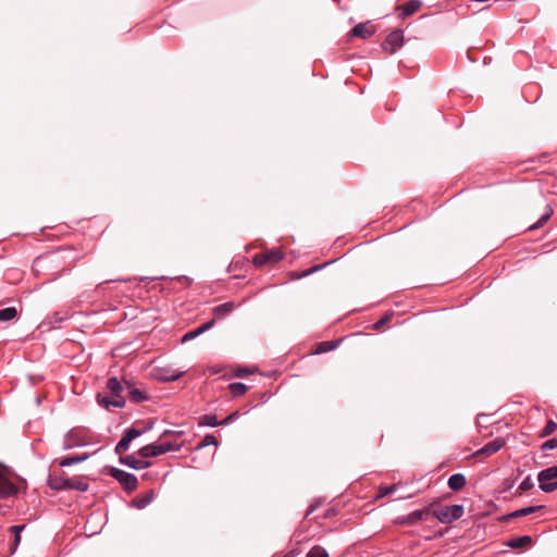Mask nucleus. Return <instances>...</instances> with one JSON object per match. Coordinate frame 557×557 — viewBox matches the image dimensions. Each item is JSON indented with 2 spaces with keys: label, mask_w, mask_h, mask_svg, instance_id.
Returning a JSON list of instances; mask_svg holds the SVG:
<instances>
[{
  "label": "nucleus",
  "mask_w": 557,
  "mask_h": 557,
  "mask_svg": "<svg viewBox=\"0 0 557 557\" xmlns=\"http://www.w3.org/2000/svg\"><path fill=\"white\" fill-rule=\"evenodd\" d=\"M236 417H237V412H233L230 416H227L223 421H221V423L227 424V423L234 421Z\"/></svg>",
  "instance_id": "obj_40"
},
{
  "label": "nucleus",
  "mask_w": 557,
  "mask_h": 557,
  "mask_svg": "<svg viewBox=\"0 0 557 557\" xmlns=\"http://www.w3.org/2000/svg\"><path fill=\"white\" fill-rule=\"evenodd\" d=\"M202 424L205 425H208V426H218V425H222L221 421H219L216 419V416L214 414H207L202 418Z\"/></svg>",
  "instance_id": "obj_31"
},
{
  "label": "nucleus",
  "mask_w": 557,
  "mask_h": 557,
  "mask_svg": "<svg viewBox=\"0 0 557 557\" xmlns=\"http://www.w3.org/2000/svg\"><path fill=\"white\" fill-rule=\"evenodd\" d=\"M463 515V506L462 505H449L442 507L440 509H436L433 511V516L441 522V523H451L458 519H460Z\"/></svg>",
  "instance_id": "obj_2"
},
{
  "label": "nucleus",
  "mask_w": 557,
  "mask_h": 557,
  "mask_svg": "<svg viewBox=\"0 0 557 557\" xmlns=\"http://www.w3.org/2000/svg\"><path fill=\"white\" fill-rule=\"evenodd\" d=\"M542 450H550L557 448V438H550L542 445Z\"/></svg>",
  "instance_id": "obj_37"
},
{
  "label": "nucleus",
  "mask_w": 557,
  "mask_h": 557,
  "mask_svg": "<svg viewBox=\"0 0 557 557\" xmlns=\"http://www.w3.org/2000/svg\"><path fill=\"white\" fill-rule=\"evenodd\" d=\"M404 34L400 29L393 30L383 42L382 47L389 53H395L403 46Z\"/></svg>",
  "instance_id": "obj_8"
},
{
  "label": "nucleus",
  "mask_w": 557,
  "mask_h": 557,
  "mask_svg": "<svg viewBox=\"0 0 557 557\" xmlns=\"http://www.w3.org/2000/svg\"><path fill=\"white\" fill-rule=\"evenodd\" d=\"M214 323V320L208 322V323H205L202 324L201 326H199L198 329L194 330V331H190V332H187L185 335H183V337L181 338V343H185L186 341H189L191 338H195L197 337L199 334L203 333L205 331L209 330Z\"/></svg>",
  "instance_id": "obj_19"
},
{
  "label": "nucleus",
  "mask_w": 557,
  "mask_h": 557,
  "mask_svg": "<svg viewBox=\"0 0 557 557\" xmlns=\"http://www.w3.org/2000/svg\"><path fill=\"white\" fill-rule=\"evenodd\" d=\"M230 389L233 396H242L247 392V386L243 383H232L230 384Z\"/></svg>",
  "instance_id": "obj_28"
},
{
  "label": "nucleus",
  "mask_w": 557,
  "mask_h": 557,
  "mask_svg": "<svg viewBox=\"0 0 557 557\" xmlns=\"http://www.w3.org/2000/svg\"><path fill=\"white\" fill-rule=\"evenodd\" d=\"M111 475L119 481L126 491H134L137 487V478L124 470L112 468Z\"/></svg>",
  "instance_id": "obj_6"
},
{
  "label": "nucleus",
  "mask_w": 557,
  "mask_h": 557,
  "mask_svg": "<svg viewBox=\"0 0 557 557\" xmlns=\"http://www.w3.org/2000/svg\"><path fill=\"white\" fill-rule=\"evenodd\" d=\"M233 309H234V302L228 301V302L222 304L220 306H216L213 309V314L215 318L221 319V318L227 315L228 313H231L233 311Z\"/></svg>",
  "instance_id": "obj_20"
},
{
  "label": "nucleus",
  "mask_w": 557,
  "mask_h": 557,
  "mask_svg": "<svg viewBox=\"0 0 557 557\" xmlns=\"http://www.w3.org/2000/svg\"><path fill=\"white\" fill-rule=\"evenodd\" d=\"M393 317H394L393 311L385 312L384 315L373 324V329L376 331L382 330L384 327V325L387 324L393 319Z\"/></svg>",
  "instance_id": "obj_26"
},
{
  "label": "nucleus",
  "mask_w": 557,
  "mask_h": 557,
  "mask_svg": "<svg viewBox=\"0 0 557 557\" xmlns=\"http://www.w3.org/2000/svg\"><path fill=\"white\" fill-rule=\"evenodd\" d=\"M208 372H210L212 374H218L221 372V369L216 368V367H210V368H208Z\"/></svg>",
  "instance_id": "obj_43"
},
{
  "label": "nucleus",
  "mask_w": 557,
  "mask_h": 557,
  "mask_svg": "<svg viewBox=\"0 0 557 557\" xmlns=\"http://www.w3.org/2000/svg\"><path fill=\"white\" fill-rule=\"evenodd\" d=\"M209 445H218V441L214 435L208 434L203 437L202 442L198 445V448H202Z\"/></svg>",
  "instance_id": "obj_34"
},
{
  "label": "nucleus",
  "mask_w": 557,
  "mask_h": 557,
  "mask_svg": "<svg viewBox=\"0 0 557 557\" xmlns=\"http://www.w3.org/2000/svg\"><path fill=\"white\" fill-rule=\"evenodd\" d=\"M466 478L461 473H456L449 476L448 486L453 491H459L466 485Z\"/></svg>",
  "instance_id": "obj_18"
},
{
  "label": "nucleus",
  "mask_w": 557,
  "mask_h": 557,
  "mask_svg": "<svg viewBox=\"0 0 557 557\" xmlns=\"http://www.w3.org/2000/svg\"><path fill=\"white\" fill-rule=\"evenodd\" d=\"M421 5L422 3L420 0H410L405 4L397 5L396 10L400 11V17L405 18L418 12Z\"/></svg>",
  "instance_id": "obj_12"
},
{
  "label": "nucleus",
  "mask_w": 557,
  "mask_h": 557,
  "mask_svg": "<svg viewBox=\"0 0 557 557\" xmlns=\"http://www.w3.org/2000/svg\"><path fill=\"white\" fill-rule=\"evenodd\" d=\"M534 486V483H533V480L532 478L529 475L527 476L519 485V490L524 492V491H529L531 490L532 487Z\"/></svg>",
  "instance_id": "obj_35"
},
{
  "label": "nucleus",
  "mask_w": 557,
  "mask_h": 557,
  "mask_svg": "<svg viewBox=\"0 0 557 557\" xmlns=\"http://www.w3.org/2000/svg\"><path fill=\"white\" fill-rule=\"evenodd\" d=\"M152 497H153V492H150L149 495L141 496V508L145 507L146 505H148L152 500Z\"/></svg>",
  "instance_id": "obj_39"
},
{
  "label": "nucleus",
  "mask_w": 557,
  "mask_h": 557,
  "mask_svg": "<svg viewBox=\"0 0 557 557\" xmlns=\"http://www.w3.org/2000/svg\"><path fill=\"white\" fill-rule=\"evenodd\" d=\"M120 461L133 469H139V459H137L135 456L123 457L120 455Z\"/></svg>",
  "instance_id": "obj_27"
},
{
  "label": "nucleus",
  "mask_w": 557,
  "mask_h": 557,
  "mask_svg": "<svg viewBox=\"0 0 557 557\" xmlns=\"http://www.w3.org/2000/svg\"><path fill=\"white\" fill-rule=\"evenodd\" d=\"M60 485H63V481L61 483L57 482V484H52L51 487L54 488V486H60Z\"/></svg>",
  "instance_id": "obj_47"
},
{
  "label": "nucleus",
  "mask_w": 557,
  "mask_h": 557,
  "mask_svg": "<svg viewBox=\"0 0 557 557\" xmlns=\"http://www.w3.org/2000/svg\"><path fill=\"white\" fill-rule=\"evenodd\" d=\"M132 397L135 399V400H138L139 399V389L135 388L132 391Z\"/></svg>",
  "instance_id": "obj_44"
},
{
  "label": "nucleus",
  "mask_w": 557,
  "mask_h": 557,
  "mask_svg": "<svg viewBox=\"0 0 557 557\" xmlns=\"http://www.w3.org/2000/svg\"><path fill=\"white\" fill-rule=\"evenodd\" d=\"M132 505H133V506H135V507H137V508H139V500H138L137 498H134V499L132 500Z\"/></svg>",
  "instance_id": "obj_46"
},
{
  "label": "nucleus",
  "mask_w": 557,
  "mask_h": 557,
  "mask_svg": "<svg viewBox=\"0 0 557 557\" xmlns=\"http://www.w3.org/2000/svg\"><path fill=\"white\" fill-rule=\"evenodd\" d=\"M540 488L545 493H550L557 488V466L542 470L537 475Z\"/></svg>",
  "instance_id": "obj_4"
},
{
  "label": "nucleus",
  "mask_w": 557,
  "mask_h": 557,
  "mask_svg": "<svg viewBox=\"0 0 557 557\" xmlns=\"http://www.w3.org/2000/svg\"><path fill=\"white\" fill-rule=\"evenodd\" d=\"M107 388L111 392L114 397L121 398L120 393L123 391V387L120 381L116 377H110L107 382Z\"/></svg>",
  "instance_id": "obj_21"
},
{
  "label": "nucleus",
  "mask_w": 557,
  "mask_h": 557,
  "mask_svg": "<svg viewBox=\"0 0 557 557\" xmlns=\"http://www.w3.org/2000/svg\"><path fill=\"white\" fill-rule=\"evenodd\" d=\"M152 428V422H149L147 425H143L141 424V429H140V432L144 433L145 431L149 430Z\"/></svg>",
  "instance_id": "obj_45"
},
{
  "label": "nucleus",
  "mask_w": 557,
  "mask_h": 557,
  "mask_svg": "<svg viewBox=\"0 0 557 557\" xmlns=\"http://www.w3.org/2000/svg\"><path fill=\"white\" fill-rule=\"evenodd\" d=\"M17 311L14 307H8L4 309H0V321L8 322L16 318Z\"/></svg>",
  "instance_id": "obj_23"
},
{
  "label": "nucleus",
  "mask_w": 557,
  "mask_h": 557,
  "mask_svg": "<svg viewBox=\"0 0 557 557\" xmlns=\"http://www.w3.org/2000/svg\"><path fill=\"white\" fill-rule=\"evenodd\" d=\"M375 33V26L370 22L357 24L349 33L351 37H359L362 39L370 38Z\"/></svg>",
  "instance_id": "obj_10"
},
{
  "label": "nucleus",
  "mask_w": 557,
  "mask_h": 557,
  "mask_svg": "<svg viewBox=\"0 0 557 557\" xmlns=\"http://www.w3.org/2000/svg\"><path fill=\"white\" fill-rule=\"evenodd\" d=\"M9 470L0 467V498L14 496L18 492V487L9 479Z\"/></svg>",
  "instance_id": "obj_5"
},
{
  "label": "nucleus",
  "mask_w": 557,
  "mask_h": 557,
  "mask_svg": "<svg viewBox=\"0 0 557 557\" xmlns=\"http://www.w3.org/2000/svg\"><path fill=\"white\" fill-rule=\"evenodd\" d=\"M177 447H173L170 443H158V444H150L141 447L140 454H141V469L147 468L150 466L148 461H145L144 459L147 457H153L162 455L170 450H176Z\"/></svg>",
  "instance_id": "obj_3"
},
{
  "label": "nucleus",
  "mask_w": 557,
  "mask_h": 557,
  "mask_svg": "<svg viewBox=\"0 0 557 557\" xmlns=\"http://www.w3.org/2000/svg\"><path fill=\"white\" fill-rule=\"evenodd\" d=\"M25 525H14L12 527V532L14 534H21V532L24 530Z\"/></svg>",
  "instance_id": "obj_41"
},
{
  "label": "nucleus",
  "mask_w": 557,
  "mask_h": 557,
  "mask_svg": "<svg viewBox=\"0 0 557 557\" xmlns=\"http://www.w3.org/2000/svg\"><path fill=\"white\" fill-rule=\"evenodd\" d=\"M139 436V431L135 428L127 429L122 438L119 441V443L115 446V453L119 455H123L129 447L131 442Z\"/></svg>",
  "instance_id": "obj_9"
},
{
  "label": "nucleus",
  "mask_w": 557,
  "mask_h": 557,
  "mask_svg": "<svg viewBox=\"0 0 557 557\" xmlns=\"http://www.w3.org/2000/svg\"><path fill=\"white\" fill-rule=\"evenodd\" d=\"M541 508H542V506H530V507L521 508V509H518V510L511 512L508 517L509 518L524 517V516H528L530 513L537 511Z\"/></svg>",
  "instance_id": "obj_24"
},
{
  "label": "nucleus",
  "mask_w": 557,
  "mask_h": 557,
  "mask_svg": "<svg viewBox=\"0 0 557 557\" xmlns=\"http://www.w3.org/2000/svg\"><path fill=\"white\" fill-rule=\"evenodd\" d=\"M426 513H429V509L428 508L420 509V510H414V511L410 512L409 515H407L406 517H403L401 518V523L414 524L418 521L423 520V518H424V516Z\"/></svg>",
  "instance_id": "obj_17"
},
{
  "label": "nucleus",
  "mask_w": 557,
  "mask_h": 557,
  "mask_svg": "<svg viewBox=\"0 0 557 557\" xmlns=\"http://www.w3.org/2000/svg\"><path fill=\"white\" fill-rule=\"evenodd\" d=\"M532 542V539L530 536H521L517 539H512L508 542V546L510 547H523L527 545H530Z\"/></svg>",
  "instance_id": "obj_25"
},
{
  "label": "nucleus",
  "mask_w": 557,
  "mask_h": 557,
  "mask_svg": "<svg viewBox=\"0 0 557 557\" xmlns=\"http://www.w3.org/2000/svg\"><path fill=\"white\" fill-rule=\"evenodd\" d=\"M257 372V368L252 367V368H247V367H239L236 369L235 371V375L237 377H244V376H247L249 374H252Z\"/></svg>",
  "instance_id": "obj_33"
},
{
  "label": "nucleus",
  "mask_w": 557,
  "mask_h": 557,
  "mask_svg": "<svg viewBox=\"0 0 557 557\" xmlns=\"http://www.w3.org/2000/svg\"><path fill=\"white\" fill-rule=\"evenodd\" d=\"M20 541H21V535L20 534H14V547H13V550L16 549Z\"/></svg>",
  "instance_id": "obj_42"
},
{
  "label": "nucleus",
  "mask_w": 557,
  "mask_h": 557,
  "mask_svg": "<svg viewBox=\"0 0 557 557\" xmlns=\"http://www.w3.org/2000/svg\"><path fill=\"white\" fill-rule=\"evenodd\" d=\"M54 488H73L77 491H87L88 484L79 479H65L63 480V485L54 486Z\"/></svg>",
  "instance_id": "obj_16"
},
{
  "label": "nucleus",
  "mask_w": 557,
  "mask_h": 557,
  "mask_svg": "<svg viewBox=\"0 0 557 557\" xmlns=\"http://www.w3.org/2000/svg\"><path fill=\"white\" fill-rule=\"evenodd\" d=\"M97 399H98V404L107 409L110 406L115 407V408H121L124 406V400L122 398L114 397L113 395H112V397H109V396H103L101 394H98Z\"/></svg>",
  "instance_id": "obj_15"
},
{
  "label": "nucleus",
  "mask_w": 557,
  "mask_h": 557,
  "mask_svg": "<svg viewBox=\"0 0 557 557\" xmlns=\"http://www.w3.org/2000/svg\"><path fill=\"white\" fill-rule=\"evenodd\" d=\"M396 491V485L382 486L380 487L379 496L384 497L389 494H393Z\"/></svg>",
  "instance_id": "obj_36"
},
{
  "label": "nucleus",
  "mask_w": 557,
  "mask_h": 557,
  "mask_svg": "<svg viewBox=\"0 0 557 557\" xmlns=\"http://www.w3.org/2000/svg\"><path fill=\"white\" fill-rule=\"evenodd\" d=\"M552 214H553V209L549 206H546L545 211L542 214V216L540 218V220L535 224L531 225L529 227V230L533 231V230H536V228L543 226L549 220Z\"/></svg>",
  "instance_id": "obj_22"
},
{
  "label": "nucleus",
  "mask_w": 557,
  "mask_h": 557,
  "mask_svg": "<svg viewBox=\"0 0 557 557\" xmlns=\"http://www.w3.org/2000/svg\"><path fill=\"white\" fill-rule=\"evenodd\" d=\"M323 265H315V267H312L306 271H304L301 274H298V275H293V277H296V278H301V277H305V276H308L310 274H312L313 272L320 270Z\"/></svg>",
  "instance_id": "obj_38"
},
{
  "label": "nucleus",
  "mask_w": 557,
  "mask_h": 557,
  "mask_svg": "<svg viewBox=\"0 0 557 557\" xmlns=\"http://www.w3.org/2000/svg\"><path fill=\"white\" fill-rule=\"evenodd\" d=\"M283 259V252L280 249L268 250L260 252L253 257V263L257 267L264 264H274Z\"/></svg>",
  "instance_id": "obj_7"
},
{
  "label": "nucleus",
  "mask_w": 557,
  "mask_h": 557,
  "mask_svg": "<svg viewBox=\"0 0 557 557\" xmlns=\"http://www.w3.org/2000/svg\"><path fill=\"white\" fill-rule=\"evenodd\" d=\"M505 445V440L502 437H497L494 441L488 442L481 449H479L475 455H493L497 453Z\"/></svg>",
  "instance_id": "obj_13"
},
{
  "label": "nucleus",
  "mask_w": 557,
  "mask_h": 557,
  "mask_svg": "<svg viewBox=\"0 0 557 557\" xmlns=\"http://www.w3.org/2000/svg\"><path fill=\"white\" fill-rule=\"evenodd\" d=\"M369 337L368 334L363 333H351L345 337L335 339V341H329V342H321L315 345L314 348H338L339 346H345L346 348H354L357 346H361L364 344V341Z\"/></svg>",
  "instance_id": "obj_1"
},
{
  "label": "nucleus",
  "mask_w": 557,
  "mask_h": 557,
  "mask_svg": "<svg viewBox=\"0 0 557 557\" xmlns=\"http://www.w3.org/2000/svg\"><path fill=\"white\" fill-rule=\"evenodd\" d=\"M153 376L161 381H175L183 372L175 369H153Z\"/></svg>",
  "instance_id": "obj_11"
},
{
  "label": "nucleus",
  "mask_w": 557,
  "mask_h": 557,
  "mask_svg": "<svg viewBox=\"0 0 557 557\" xmlns=\"http://www.w3.org/2000/svg\"><path fill=\"white\" fill-rule=\"evenodd\" d=\"M557 430V423L553 420L547 421L545 428L541 432V436L545 437L553 434Z\"/></svg>",
  "instance_id": "obj_32"
},
{
  "label": "nucleus",
  "mask_w": 557,
  "mask_h": 557,
  "mask_svg": "<svg viewBox=\"0 0 557 557\" xmlns=\"http://www.w3.org/2000/svg\"><path fill=\"white\" fill-rule=\"evenodd\" d=\"M83 445H85V441L78 435L77 431L72 430L64 436V449H71Z\"/></svg>",
  "instance_id": "obj_14"
},
{
  "label": "nucleus",
  "mask_w": 557,
  "mask_h": 557,
  "mask_svg": "<svg viewBox=\"0 0 557 557\" xmlns=\"http://www.w3.org/2000/svg\"><path fill=\"white\" fill-rule=\"evenodd\" d=\"M85 459H87V456H82V457H66V458H63L61 461H60V466L61 467H70L72 465H76L78 462H82L84 461Z\"/></svg>",
  "instance_id": "obj_29"
},
{
  "label": "nucleus",
  "mask_w": 557,
  "mask_h": 557,
  "mask_svg": "<svg viewBox=\"0 0 557 557\" xmlns=\"http://www.w3.org/2000/svg\"><path fill=\"white\" fill-rule=\"evenodd\" d=\"M306 557H329V554L323 547L314 546L307 553Z\"/></svg>",
  "instance_id": "obj_30"
}]
</instances>
